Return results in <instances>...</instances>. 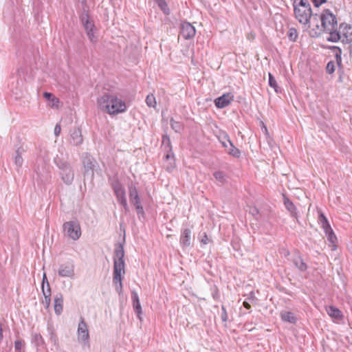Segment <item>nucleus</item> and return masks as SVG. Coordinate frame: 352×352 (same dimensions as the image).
<instances>
[{
	"label": "nucleus",
	"instance_id": "10",
	"mask_svg": "<svg viewBox=\"0 0 352 352\" xmlns=\"http://www.w3.org/2000/svg\"><path fill=\"white\" fill-rule=\"evenodd\" d=\"M81 22L86 30L87 36L92 43L97 41V38L94 36V29L95 28L94 24L92 21H89L88 15L83 14L81 16Z\"/></svg>",
	"mask_w": 352,
	"mask_h": 352
},
{
	"label": "nucleus",
	"instance_id": "29",
	"mask_svg": "<svg viewBox=\"0 0 352 352\" xmlns=\"http://www.w3.org/2000/svg\"><path fill=\"white\" fill-rule=\"evenodd\" d=\"M146 104L150 107H155L156 106V100L153 94L148 95L146 98Z\"/></svg>",
	"mask_w": 352,
	"mask_h": 352
},
{
	"label": "nucleus",
	"instance_id": "1",
	"mask_svg": "<svg viewBox=\"0 0 352 352\" xmlns=\"http://www.w3.org/2000/svg\"><path fill=\"white\" fill-rule=\"evenodd\" d=\"M321 25L316 24L318 34L325 32L329 34L328 41L338 42L340 40L339 34L337 33L338 21L336 16L329 9L324 10L320 15Z\"/></svg>",
	"mask_w": 352,
	"mask_h": 352
},
{
	"label": "nucleus",
	"instance_id": "36",
	"mask_svg": "<svg viewBox=\"0 0 352 352\" xmlns=\"http://www.w3.org/2000/svg\"><path fill=\"white\" fill-rule=\"evenodd\" d=\"M221 320L223 322H227L228 320V314L224 305L221 306Z\"/></svg>",
	"mask_w": 352,
	"mask_h": 352
},
{
	"label": "nucleus",
	"instance_id": "34",
	"mask_svg": "<svg viewBox=\"0 0 352 352\" xmlns=\"http://www.w3.org/2000/svg\"><path fill=\"white\" fill-rule=\"evenodd\" d=\"M336 64L333 61H329L326 67V71L328 74H331L335 72Z\"/></svg>",
	"mask_w": 352,
	"mask_h": 352
},
{
	"label": "nucleus",
	"instance_id": "30",
	"mask_svg": "<svg viewBox=\"0 0 352 352\" xmlns=\"http://www.w3.org/2000/svg\"><path fill=\"white\" fill-rule=\"evenodd\" d=\"M287 36H288V37H289L290 41H295L297 39V38H298L297 30L295 28H290L289 30Z\"/></svg>",
	"mask_w": 352,
	"mask_h": 352
},
{
	"label": "nucleus",
	"instance_id": "25",
	"mask_svg": "<svg viewBox=\"0 0 352 352\" xmlns=\"http://www.w3.org/2000/svg\"><path fill=\"white\" fill-rule=\"evenodd\" d=\"M294 264L295 266L300 271L304 272L307 270V265L301 258V257L298 256L294 259Z\"/></svg>",
	"mask_w": 352,
	"mask_h": 352
},
{
	"label": "nucleus",
	"instance_id": "28",
	"mask_svg": "<svg viewBox=\"0 0 352 352\" xmlns=\"http://www.w3.org/2000/svg\"><path fill=\"white\" fill-rule=\"evenodd\" d=\"M42 292L44 296V300H43V303L45 305L46 308H48L51 302V294H49V292L45 291L44 288Z\"/></svg>",
	"mask_w": 352,
	"mask_h": 352
},
{
	"label": "nucleus",
	"instance_id": "53",
	"mask_svg": "<svg viewBox=\"0 0 352 352\" xmlns=\"http://www.w3.org/2000/svg\"><path fill=\"white\" fill-rule=\"evenodd\" d=\"M222 144L225 148H228L229 144L228 143V142H222Z\"/></svg>",
	"mask_w": 352,
	"mask_h": 352
},
{
	"label": "nucleus",
	"instance_id": "26",
	"mask_svg": "<svg viewBox=\"0 0 352 352\" xmlns=\"http://www.w3.org/2000/svg\"><path fill=\"white\" fill-rule=\"evenodd\" d=\"M43 96L45 99L52 102V107H58L59 100L52 94L49 93V92H45L43 94Z\"/></svg>",
	"mask_w": 352,
	"mask_h": 352
},
{
	"label": "nucleus",
	"instance_id": "32",
	"mask_svg": "<svg viewBox=\"0 0 352 352\" xmlns=\"http://www.w3.org/2000/svg\"><path fill=\"white\" fill-rule=\"evenodd\" d=\"M326 236L327 237L328 241L331 243L332 244H334L337 241V237L336 234H334L333 230H330L329 232H325Z\"/></svg>",
	"mask_w": 352,
	"mask_h": 352
},
{
	"label": "nucleus",
	"instance_id": "21",
	"mask_svg": "<svg viewBox=\"0 0 352 352\" xmlns=\"http://www.w3.org/2000/svg\"><path fill=\"white\" fill-rule=\"evenodd\" d=\"M284 205L287 210L290 212L291 215L298 220V213L295 205L287 197H284Z\"/></svg>",
	"mask_w": 352,
	"mask_h": 352
},
{
	"label": "nucleus",
	"instance_id": "45",
	"mask_svg": "<svg viewBox=\"0 0 352 352\" xmlns=\"http://www.w3.org/2000/svg\"><path fill=\"white\" fill-rule=\"evenodd\" d=\"M47 281H48V280H47L46 274L44 273L43 276V280H42V290L43 289V288L45 289V285H47Z\"/></svg>",
	"mask_w": 352,
	"mask_h": 352
},
{
	"label": "nucleus",
	"instance_id": "52",
	"mask_svg": "<svg viewBox=\"0 0 352 352\" xmlns=\"http://www.w3.org/2000/svg\"><path fill=\"white\" fill-rule=\"evenodd\" d=\"M243 306H244V307H245L248 309H250V307H251L250 305L246 301L243 302Z\"/></svg>",
	"mask_w": 352,
	"mask_h": 352
},
{
	"label": "nucleus",
	"instance_id": "31",
	"mask_svg": "<svg viewBox=\"0 0 352 352\" xmlns=\"http://www.w3.org/2000/svg\"><path fill=\"white\" fill-rule=\"evenodd\" d=\"M170 126L175 132H179L182 128L181 123L174 120L173 118L170 120Z\"/></svg>",
	"mask_w": 352,
	"mask_h": 352
},
{
	"label": "nucleus",
	"instance_id": "54",
	"mask_svg": "<svg viewBox=\"0 0 352 352\" xmlns=\"http://www.w3.org/2000/svg\"><path fill=\"white\" fill-rule=\"evenodd\" d=\"M349 54H350L351 58H352V44H351V45H350Z\"/></svg>",
	"mask_w": 352,
	"mask_h": 352
},
{
	"label": "nucleus",
	"instance_id": "22",
	"mask_svg": "<svg viewBox=\"0 0 352 352\" xmlns=\"http://www.w3.org/2000/svg\"><path fill=\"white\" fill-rule=\"evenodd\" d=\"M318 221L321 225V227L324 230V232H329L330 230H332V228H331V226L329 223L327 219L326 218V217L324 216V214L322 212H320L319 217H318Z\"/></svg>",
	"mask_w": 352,
	"mask_h": 352
},
{
	"label": "nucleus",
	"instance_id": "46",
	"mask_svg": "<svg viewBox=\"0 0 352 352\" xmlns=\"http://www.w3.org/2000/svg\"><path fill=\"white\" fill-rule=\"evenodd\" d=\"M132 299L133 302L140 301L138 294L135 292H132Z\"/></svg>",
	"mask_w": 352,
	"mask_h": 352
},
{
	"label": "nucleus",
	"instance_id": "37",
	"mask_svg": "<svg viewBox=\"0 0 352 352\" xmlns=\"http://www.w3.org/2000/svg\"><path fill=\"white\" fill-rule=\"evenodd\" d=\"M23 346V342L21 340H18L14 342V348L18 352H21Z\"/></svg>",
	"mask_w": 352,
	"mask_h": 352
},
{
	"label": "nucleus",
	"instance_id": "33",
	"mask_svg": "<svg viewBox=\"0 0 352 352\" xmlns=\"http://www.w3.org/2000/svg\"><path fill=\"white\" fill-rule=\"evenodd\" d=\"M269 85L271 87L274 89L276 92H278V90H277L278 85H277L276 79L270 73H269Z\"/></svg>",
	"mask_w": 352,
	"mask_h": 352
},
{
	"label": "nucleus",
	"instance_id": "35",
	"mask_svg": "<svg viewBox=\"0 0 352 352\" xmlns=\"http://www.w3.org/2000/svg\"><path fill=\"white\" fill-rule=\"evenodd\" d=\"M133 307H134V309H135V312L138 314V317L140 319H141L140 314L142 313V307H141L140 301L133 302Z\"/></svg>",
	"mask_w": 352,
	"mask_h": 352
},
{
	"label": "nucleus",
	"instance_id": "56",
	"mask_svg": "<svg viewBox=\"0 0 352 352\" xmlns=\"http://www.w3.org/2000/svg\"><path fill=\"white\" fill-rule=\"evenodd\" d=\"M339 81H340V82H342V76H341L339 77Z\"/></svg>",
	"mask_w": 352,
	"mask_h": 352
},
{
	"label": "nucleus",
	"instance_id": "12",
	"mask_svg": "<svg viewBox=\"0 0 352 352\" xmlns=\"http://www.w3.org/2000/svg\"><path fill=\"white\" fill-rule=\"evenodd\" d=\"M196 30L195 27L188 22H183L181 24L180 35L184 39H190L194 37Z\"/></svg>",
	"mask_w": 352,
	"mask_h": 352
},
{
	"label": "nucleus",
	"instance_id": "50",
	"mask_svg": "<svg viewBox=\"0 0 352 352\" xmlns=\"http://www.w3.org/2000/svg\"><path fill=\"white\" fill-rule=\"evenodd\" d=\"M336 57L337 63H338V65H340L341 64V61H342L341 56L340 55H338V54H336Z\"/></svg>",
	"mask_w": 352,
	"mask_h": 352
},
{
	"label": "nucleus",
	"instance_id": "6",
	"mask_svg": "<svg viewBox=\"0 0 352 352\" xmlns=\"http://www.w3.org/2000/svg\"><path fill=\"white\" fill-rule=\"evenodd\" d=\"M63 229L65 236L74 241L78 240L81 236L80 226L77 221H70L64 223Z\"/></svg>",
	"mask_w": 352,
	"mask_h": 352
},
{
	"label": "nucleus",
	"instance_id": "42",
	"mask_svg": "<svg viewBox=\"0 0 352 352\" xmlns=\"http://www.w3.org/2000/svg\"><path fill=\"white\" fill-rule=\"evenodd\" d=\"M311 1L316 7H319L322 3H324L327 0H311Z\"/></svg>",
	"mask_w": 352,
	"mask_h": 352
},
{
	"label": "nucleus",
	"instance_id": "20",
	"mask_svg": "<svg viewBox=\"0 0 352 352\" xmlns=\"http://www.w3.org/2000/svg\"><path fill=\"white\" fill-rule=\"evenodd\" d=\"M129 199L131 204L134 206L140 203V199L138 190L133 185L129 187Z\"/></svg>",
	"mask_w": 352,
	"mask_h": 352
},
{
	"label": "nucleus",
	"instance_id": "55",
	"mask_svg": "<svg viewBox=\"0 0 352 352\" xmlns=\"http://www.w3.org/2000/svg\"><path fill=\"white\" fill-rule=\"evenodd\" d=\"M170 157V154H167V155H166V158L167 160H168Z\"/></svg>",
	"mask_w": 352,
	"mask_h": 352
},
{
	"label": "nucleus",
	"instance_id": "16",
	"mask_svg": "<svg viewBox=\"0 0 352 352\" xmlns=\"http://www.w3.org/2000/svg\"><path fill=\"white\" fill-rule=\"evenodd\" d=\"M25 152V148L23 147V145H20L16 148L14 161L18 170L20 168H21L23 165V159L22 157V154L24 153Z\"/></svg>",
	"mask_w": 352,
	"mask_h": 352
},
{
	"label": "nucleus",
	"instance_id": "11",
	"mask_svg": "<svg viewBox=\"0 0 352 352\" xmlns=\"http://www.w3.org/2000/svg\"><path fill=\"white\" fill-rule=\"evenodd\" d=\"M337 33L339 34L340 40L343 38V41H352V27L346 23H341L339 28H337Z\"/></svg>",
	"mask_w": 352,
	"mask_h": 352
},
{
	"label": "nucleus",
	"instance_id": "17",
	"mask_svg": "<svg viewBox=\"0 0 352 352\" xmlns=\"http://www.w3.org/2000/svg\"><path fill=\"white\" fill-rule=\"evenodd\" d=\"M191 230L188 228H186L182 233L180 243L184 247H189L191 244Z\"/></svg>",
	"mask_w": 352,
	"mask_h": 352
},
{
	"label": "nucleus",
	"instance_id": "27",
	"mask_svg": "<svg viewBox=\"0 0 352 352\" xmlns=\"http://www.w3.org/2000/svg\"><path fill=\"white\" fill-rule=\"evenodd\" d=\"M213 176L215 178V179L221 184H224L226 182V175L222 171H215L213 173Z\"/></svg>",
	"mask_w": 352,
	"mask_h": 352
},
{
	"label": "nucleus",
	"instance_id": "18",
	"mask_svg": "<svg viewBox=\"0 0 352 352\" xmlns=\"http://www.w3.org/2000/svg\"><path fill=\"white\" fill-rule=\"evenodd\" d=\"M63 295L59 293L54 296V311L58 316L60 315L63 312Z\"/></svg>",
	"mask_w": 352,
	"mask_h": 352
},
{
	"label": "nucleus",
	"instance_id": "15",
	"mask_svg": "<svg viewBox=\"0 0 352 352\" xmlns=\"http://www.w3.org/2000/svg\"><path fill=\"white\" fill-rule=\"evenodd\" d=\"M234 96L231 93H228L217 98L214 100V104L217 108L222 109L228 106L233 100Z\"/></svg>",
	"mask_w": 352,
	"mask_h": 352
},
{
	"label": "nucleus",
	"instance_id": "51",
	"mask_svg": "<svg viewBox=\"0 0 352 352\" xmlns=\"http://www.w3.org/2000/svg\"><path fill=\"white\" fill-rule=\"evenodd\" d=\"M2 339H3V329H2V325L0 323V342L2 340Z\"/></svg>",
	"mask_w": 352,
	"mask_h": 352
},
{
	"label": "nucleus",
	"instance_id": "40",
	"mask_svg": "<svg viewBox=\"0 0 352 352\" xmlns=\"http://www.w3.org/2000/svg\"><path fill=\"white\" fill-rule=\"evenodd\" d=\"M34 340L37 343L38 345L43 342V339L40 334L35 333L33 335Z\"/></svg>",
	"mask_w": 352,
	"mask_h": 352
},
{
	"label": "nucleus",
	"instance_id": "39",
	"mask_svg": "<svg viewBox=\"0 0 352 352\" xmlns=\"http://www.w3.org/2000/svg\"><path fill=\"white\" fill-rule=\"evenodd\" d=\"M135 206L137 214H138L139 218L140 217V216H143L144 214V212L143 207L142 206L140 203L135 205Z\"/></svg>",
	"mask_w": 352,
	"mask_h": 352
},
{
	"label": "nucleus",
	"instance_id": "3",
	"mask_svg": "<svg viewBox=\"0 0 352 352\" xmlns=\"http://www.w3.org/2000/svg\"><path fill=\"white\" fill-rule=\"evenodd\" d=\"M124 256V247L121 243H119L114 251L113 275V283L116 285L119 284L118 286L116 285V290L119 292L122 290V275L125 273Z\"/></svg>",
	"mask_w": 352,
	"mask_h": 352
},
{
	"label": "nucleus",
	"instance_id": "5",
	"mask_svg": "<svg viewBox=\"0 0 352 352\" xmlns=\"http://www.w3.org/2000/svg\"><path fill=\"white\" fill-rule=\"evenodd\" d=\"M54 162L60 170V176L66 185H71L74 179V172L71 164L61 159H55Z\"/></svg>",
	"mask_w": 352,
	"mask_h": 352
},
{
	"label": "nucleus",
	"instance_id": "19",
	"mask_svg": "<svg viewBox=\"0 0 352 352\" xmlns=\"http://www.w3.org/2000/svg\"><path fill=\"white\" fill-rule=\"evenodd\" d=\"M326 311L328 314V315L334 320H340L343 317L341 311L333 306L327 307Z\"/></svg>",
	"mask_w": 352,
	"mask_h": 352
},
{
	"label": "nucleus",
	"instance_id": "43",
	"mask_svg": "<svg viewBox=\"0 0 352 352\" xmlns=\"http://www.w3.org/2000/svg\"><path fill=\"white\" fill-rule=\"evenodd\" d=\"M210 241V239L208 237L207 234L206 233H204V236L203 237L201 238V242L203 243V244H208Z\"/></svg>",
	"mask_w": 352,
	"mask_h": 352
},
{
	"label": "nucleus",
	"instance_id": "14",
	"mask_svg": "<svg viewBox=\"0 0 352 352\" xmlns=\"http://www.w3.org/2000/svg\"><path fill=\"white\" fill-rule=\"evenodd\" d=\"M69 144L72 146H79L82 144L83 138L81 130L79 128H74L70 131Z\"/></svg>",
	"mask_w": 352,
	"mask_h": 352
},
{
	"label": "nucleus",
	"instance_id": "38",
	"mask_svg": "<svg viewBox=\"0 0 352 352\" xmlns=\"http://www.w3.org/2000/svg\"><path fill=\"white\" fill-rule=\"evenodd\" d=\"M157 3L161 9L164 12V13L168 14V12L166 11L167 8V4L164 0H159L157 1Z\"/></svg>",
	"mask_w": 352,
	"mask_h": 352
},
{
	"label": "nucleus",
	"instance_id": "23",
	"mask_svg": "<svg viewBox=\"0 0 352 352\" xmlns=\"http://www.w3.org/2000/svg\"><path fill=\"white\" fill-rule=\"evenodd\" d=\"M280 317L283 320L291 323H295L296 321V318H295L294 314L289 311H283L280 314Z\"/></svg>",
	"mask_w": 352,
	"mask_h": 352
},
{
	"label": "nucleus",
	"instance_id": "48",
	"mask_svg": "<svg viewBox=\"0 0 352 352\" xmlns=\"http://www.w3.org/2000/svg\"><path fill=\"white\" fill-rule=\"evenodd\" d=\"M166 142H167L168 145L170 144V139L166 135L163 137V143L164 144Z\"/></svg>",
	"mask_w": 352,
	"mask_h": 352
},
{
	"label": "nucleus",
	"instance_id": "4",
	"mask_svg": "<svg viewBox=\"0 0 352 352\" xmlns=\"http://www.w3.org/2000/svg\"><path fill=\"white\" fill-rule=\"evenodd\" d=\"M294 11L296 19L303 25H308L313 16L310 3L307 0H294Z\"/></svg>",
	"mask_w": 352,
	"mask_h": 352
},
{
	"label": "nucleus",
	"instance_id": "47",
	"mask_svg": "<svg viewBox=\"0 0 352 352\" xmlns=\"http://www.w3.org/2000/svg\"><path fill=\"white\" fill-rule=\"evenodd\" d=\"M50 340L54 342V344H57L58 342L56 336L54 333H51Z\"/></svg>",
	"mask_w": 352,
	"mask_h": 352
},
{
	"label": "nucleus",
	"instance_id": "24",
	"mask_svg": "<svg viewBox=\"0 0 352 352\" xmlns=\"http://www.w3.org/2000/svg\"><path fill=\"white\" fill-rule=\"evenodd\" d=\"M228 143L230 146V147L228 148V154L235 157H239L241 154L240 151L233 145L229 139H228Z\"/></svg>",
	"mask_w": 352,
	"mask_h": 352
},
{
	"label": "nucleus",
	"instance_id": "41",
	"mask_svg": "<svg viewBox=\"0 0 352 352\" xmlns=\"http://www.w3.org/2000/svg\"><path fill=\"white\" fill-rule=\"evenodd\" d=\"M60 131H61L60 125L59 124H56L54 127V131L55 136L58 137L60 135Z\"/></svg>",
	"mask_w": 352,
	"mask_h": 352
},
{
	"label": "nucleus",
	"instance_id": "57",
	"mask_svg": "<svg viewBox=\"0 0 352 352\" xmlns=\"http://www.w3.org/2000/svg\"><path fill=\"white\" fill-rule=\"evenodd\" d=\"M263 128L265 129V131H267V128H266V126H263Z\"/></svg>",
	"mask_w": 352,
	"mask_h": 352
},
{
	"label": "nucleus",
	"instance_id": "7",
	"mask_svg": "<svg viewBox=\"0 0 352 352\" xmlns=\"http://www.w3.org/2000/svg\"><path fill=\"white\" fill-rule=\"evenodd\" d=\"M112 188L116 196L118 201L123 206L125 212L129 211V206L126 198L124 188L119 181H115L112 184Z\"/></svg>",
	"mask_w": 352,
	"mask_h": 352
},
{
	"label": "nucleus",
	"instance_id": "8",
	"mask_svg": "<svg viewBox=\"0 0 352 352\" xmlns=\"http://www.w3.org/2000/svg\"><path fill=\"white\" fill-rule=\"evenodd\" d=\"M96 164L97 162L91 155L87 153H85L82 157V165L85 169L84 175L90 176L93 179L94 175V170Z\"/></svg>",
	"mask_w": 352,
	"mask_h": 352
},
{
	"label": "nucleus",
	"instance_id": "2",
	"mask_svg": "<svg viewBox=\"0 0 352 352\" xmlns=\"http://www.w3.org/2000/svg\"><path fill=\"white\" fill-rule=\"evenodd\" d=\"M99 108L109 115H117L126 111V103L115 94H105L98 99Z\"/></svg>",
	"mask_w": 352,
	"mask_h": 352
},
{
	"label": "nucleus",
	"instance_id": "9",
	"mask_svg": "<svg viewBox=\"0 0 352 352\" xmlns=\"http://www.w3.org/2000/svg\"><path fill=\"white\" fill-rule=\"evenodd\" d=\"M77 334L79 342L83 343L85 345L89 344V333L88 327L82 317H80L78 325Z\"/></svg>",
	"mask_w": 352,
	"mask_h": 352
},
{
	"label": "nucleus",
	"instance_id": "49",
	"mask_svg": "<svg viewBox=\"0 0 352 352\" xmlns=\"http://www.w3.org/2000/svg\"><path fill=\"white\" fill-rule=\"evenodd\" d=\"M45 291L49 292V294H51V288H50V283L48 281H47V285H45Z\"/></svg>",
	"mask_w": 352,
	"mask_h": 352
},
{
	"label": "nucleus",
	"instance_id": "13",
	"mask_svg": "<svg viewBox=\"0 0 352 352\" xmlns=\"http://www.w3.org/2000/svg\"><path fill=\"white\" fill-rule=\"evenodd\" d=\"M58 273L61 277L73 278L75 276L74 264L67 263L60 265Z\"/></svg>",
	"mask_w": 352,
	"mask_h": 352
},
{
	"label": "nucleus",
	"instance_id": "44",
	"mask_svg": "<svg viewBox=\"0 0 352 352\" xmlns=\"http://www.w3.org/2000/svg\"><path fill=\"white\" fill-rule=\"evenodd\" d=\"M250 213L253 216H256L258 214V210L256 207H252L250 209Z\"/></svg>",
	"mask_w": 352,
	"mask_h": 352
}]
</instances>
